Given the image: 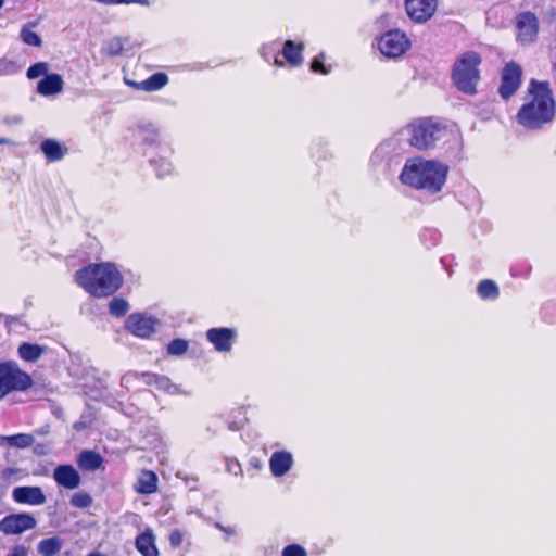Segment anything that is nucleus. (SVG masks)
Wrapping results in <instances>:
<instances>
[{"mask_svg":"<svg viewBox=\"0 0 556 556\" xmlns=\"http://www.w3.org/2000/svg\"><path fill=\"white\" fill-rule=\"evenodd\" d=\"M447 174V165L433 160L416 157L405 163L400 174V180L403 185L416 190L437 193L445 185Z\"/></svg>","mask_w":556,"mask_h":556,"instance_id":"nucleus-2","label":"nucleus"},{"mask_svg":"<svg viewBox=\"0 0 556 556\" xmlns=\"http://www.w3.org/2000/svg\"><path fill=\"white\" fill-rule=\"evenodd\" d=\"M293 465V457L287 451L274 452L269 458V468L275 477L285 476Z\"/></svg>","mask_w":556,"mask_h":556,"instance_id":"nucleus-17","label":"nucleus"},{"mask_svg":"<svg viewBox=\"0 0 556 556\" xmlns=\"http://www.w3.org/2000/svg\"><path fill=\"white\" fill-rule=\"evenodd\" d=\"M522 70L519 64L509 62L502 70L498 93L503 100H509L521 85Z\"/></svg>","mask_w":556,"mask_h":556,"instance_id":"nucleus-8","label":"nucleus"},{"mask_svg":"<svg viewBox=\"0 0 556 556\" xmlns=\"http://www.w3.org/2000/svg\"><path fill=\"white\" fill-rule=\"evenodd\" d=\"M169 154H164L160 156L159 159L152 157L150 159V163L154 166V169L159 177H164L173 172V164L168 160Z\"/></svg>","mask_w":556,"mask_h":556,"instance_id":"nucleus-29","label":"nucleus"},{"mask_svg":"<svg viewBox=\"0 0 556 556\" xmlns=\"http://www.w3.org/2000/svg\"><path fill=\"white\" fill-rule=\"evenodd\" d=\"M142 382L146 386H155L159 390H163L168 393H177L178 387L173 384L170 380L165 376H159L152 372H144L142 376Z\"/></svg>","mask_w":556,"mask_h":556,"instance_id":"nucleus-23","label":"nucleus"},{"mask_svg":"<svg viewBox=\"0 0 556 556\" xmlns=\"http://www.w3.org/2000/svg\"><path fill=\"white\" fill-rule=\"evenodd\" d=\"M157 476L151 470H142L134 489L139 494H152L157 490Z\"/></svg>","mask_w":556,"mask_h":556,"instance_id":"nucleus-20","label":"nucleus"},{"mask_svg":"<svg viewBox=\"0 0 556 556\" xmlns=\"http://www.w3.org/2000/svg\"><path fill=\"white\" fill-rule=\"evenodd\" d=\"M159 326V319L141 313L129 315L126 321V328L139 338H149L156 331Z\"/></svg>","mask_w":556,"mask_h":556,"instance_id":"nucleus-11","label":"nucleus"},{"mask_svg":"<svg viewBox=\"0 0 556 556\" xmlns=\"http://www.w3.org/2000/svg\"><path fill=\"white\" fill-rule=\"evenodd\" d=\"M128 302L121 298H114L109 304L110 314L116 317L124 316L128 312Z\"/></svg>","mask_w":556,"mask_h":556,"instance_id":"nucleus-33","label":"nucleus"},{"mask_svg":"<svg viewBox=\"0 0 556 556\" xmlns=\"http://www.w3.org/2000/svg\"><path fill=\"white\" fill-rule=\"evenodd\" d=\"M481 63V55L476 51H466L455 60L451 71V80L459 92L467 96L478 93Z\"/></svg>","mask_w":556,"mask_h":556,"instance_id":"nucleus-5","label":"nucleus"},{"mask_svg":"<svg viewBox=\"0 0 556 556\" xmlns=\"http://www.w3.org/2000/svg\"><path fill=\"white\" fill-rule=\"evenodd\" d=\"M143 375H144V372L129 371L122 377L121 384L128 390L136 389L140 384H143V382H142Z\"/></svg>","mask_w":556,"mask_h":556,"instance_id":"nucleus-32","label":"nucleus"},{"mask_svg":"<svg viewBox=\"0 0 556 556\" xmlns=\"http://www.w3.org/2000/svg\"><path fill=\"white\" fill-rule=\"evenodd\" d=\"M87 556H105V555H103V554H101V553H97V552H94V553H90V554H88Z\"/></svg>","mask_w":556,"mask_h":556,"instance_id":"nucleus-46","label":"nucleus"},{"mask_svg":"<svg viewBox=\"0 0 556 556\" xmlns=\"http://www.w3.org/2000/svg\"><path fill=\"white\" fill-rule=\"evenodd\" d=\"M438 0H405L407 15L415 23H425L437 11Z\"/></svg>","mask_w":556,"mask_h":556,"instance_id":"nucleus-12","label":"nucleus"},{"mask_svg":"<svg viewBox=\"0 0 556 556\" xmlns=\"http://www.w3.org/2000/svg\"><path fill=\"white\" fill-rule=\"evenodd\" d=\"M153 533L148 530L136 539V547L142 556H159Z\"/></svg>","mask_w":556,"mask_h":556,"instance_id":"nucleus-25","label":"nucleus"},{"mask_svg":"<svg viewBox=\"0 0 556 556\" xmlns=\"http://www.w3.org/2000/svg\"><path fill=\"white\" fill-rule=\"evenodd\" d=\"M556 112V102L548 81L531 79L525 103L516 114L517 123L527 130H540L549 124Z\"/></svg>","mask_w":556,"mask_h":556,"instance_id":"nucleus-1","label":"nucleus"},{"mask_svg":"<svg viewBox=\"0 0 556 556\" xmlns=\"http://www.w3.org/2000/svg\"><path fill=\"white\" fill-rule=\"evenodd\" d=\"M168 83V76L165 73H154L147 79L140 81V83H130L127 81V84L135 86L138 89L144 90V91H156L162 89L164 86H166Z\"/></svg>","mask_w":556,"mask_h":556,"instance_id":"nucleus-21","label":"nucleus"},{"mask_svg":"<svg viewBox=\"0 0 556 556\" xmlns=\"http://www.w3.org/2000/svg\"><path fill=\"white\" fill-rule=\"evenodd\" d=\"M238 337L233 328H211V343L220 353H229Z\"/></svg>","mask_w":556,"mask_h":556,"instance_id":"nucleus-14","label":"nucleus"},{"mask_svg":"<svg viewBox=\"0 0 556 556\" xmlns=\"http://www.w3.org/2000/svg\"><path fill=\"white\" fill-rule=\"evenodd\" d=\"M377 46L384 56L395 59L409 50L410 40L404 31L391 29L380 36Z\"/></svg>","mask_w":556,"mask_h":556,"instance_id":"nucleus-7","label":"nucleus"},{"mask_svg":"<svg viewBox=\"0 0 556 556\" xmlns=\"http://www.w3.org/2000/svg\"><path fill=\"white\" fill-rule=\"evenodd\" d=\"M124 49V41L119 37H114L110 40H108L104 46L102 47V53L110 55V56H116L122 53Z\"/></svg>","mask_w":556,"mask_h":556,"instance_id":"nucleus-31","label":"nucleus"},{"mask_svg":"<svg viewBox=\"0 0 556 556\" xmlns=\"http://www.w3.org/2000/svg\"><path fill=\"white\" fill-rule=\"evenodd\" d=\"M282 556H307V553L303 546L290 544L282 549Z\"/></svg>","mask_w":556,"mask_h":556,"instance_id":"nucleus-39","label":"nucleus"},{"mask_svg":"<svg viewBox=\"0 0 556 556\" xmlns=\"http://www.w3.org/2000/svg\"><path fill=\"white\" fill-rule=\"evenodd\" d=\"M41 151L50 162H56L64 157L67 148L53 139H46L40 144Z\"/></svg>","mask_w":556,"mask_h":556,"instance_id":"nucleus-22","label":"nucleus"},{"mask_svg":"<svg viewBox=\"0 0 556 556\" xmlns=\"http://www.w3.org/2000/svg\"><path fill=\"white\" fill-rule=\"evenodd\" d=\"M516 37L521 43L533 42L539 34V20L530 11H523L516 16Z\"/></svg>","mask_w":556,"mask_h":556,"instance_id":"nucleus-9","label":"nucleus"},{"mask_svg":"<svg viewBox=\"0 0 556 556\" xmlns=\"http://www.w3.org/2000/svg\"><path fill=\"white\" fill-rule=\"evenodd\" d=\"M53 479L58 485L74 490L80 485L81 478L72 465H59L53 471Z\"/></svg>","mask_w":556,"mask_h":556,"instance_id":"nucleus-16","label":"nucleus"},{"mask_svg":"<svg viewBox=\"0 0 556 556\" xmlns=\"http://www.w3.org/2000/svg\"><path fill=\"white\" fill-rule=\"evenodd\" d=\"M7 556H28V551L26 547L17 545Z\"/></svg>","mask_w":556,"mask_h":556,"instance_id":"nucleus-42","label":"nucleus"},{"mask_svg":"<svg viewBox=\"0 0 556 556\" xmlns=\"http://www.w3.org/2000/svg\"><path fill=\"white\" fill-rule=\"evenodd\" d=\"M76 282L89 294L98 298L115 293L123 283V277L112 263L89 264L75 274Z\"/></svg>","mask_w":556,"mask_h":556,"instance_id":"nucleus-3","label":"nucleus"},{"mask_svg":"<svg viewBox=\"0 0 556 556\" xmlns=\"http://www.w3.org/2000/svg\"><path fill=\"white\" fill-rule=\"evenodd\" d=\"M103 459L97 452L86 450L77 456V465L84 470L93 471L101 467Z\"/></svg>","mask_w":556,"mask_h":556,"instance_id":"nucleus-26","label":"nucleus"},{"mask_svg":"<svg viewBox=\"0 0 556 556\" xmlns=\"http://www.w3.org/2000/svg\"><path fill=\"white\" fill-rule=\"evenodd\" d=\"M49 71V65L48 63L46 62H39V63H36L34 65H31L28 70H27V77L29 79H36L42 75H47Z\"/></svg>","mask_w":556,"mask_h":556,"instance_id":"nucleus-38","label":"nucleus"},{"mask_svg":"<svg viewBox=\"0 0 556 556\" xmlns=\"http://www.w3.org/2000/svg\"><path fill=\"white\" fill-rule=\"evenodd\" d=\"M33 386L29 374L14 361L0 362V401L12 392L26 391Z\"/></svg>","mask_w":556,"mask_h":556,"instance_id":"nucleus-6","label":"nucleus"},{"mask_svg":"<svg viewBox=\"0 0 556 556\" xmlns=\"http://www.w3.org/2000/svg\"><path fill=\"white\" fill-rule=\"evenodd\" d=\"M116 4H140L149 5L148 0H116Z\"/></svg>","mask_w":556,"mask_h":556,"instance_id":"nucleus-44","label":"nucleus"},{"mask_svg":"<svg viewBox=\"0 0 556 556\" xmlns=\"http://www.w3.org/2000/svg\"><path fill=\"white\" fill-rule=\"evenodd\" d=\"M305 45L303 42H295L293 40L285 41L281 55L283 60L279 59L278 55L274 58V64L278 67H283L287 63L290 67H299L303 64V52Z\"/></svg>","mask_w":556,"mask_h":556,"instance_id":"nucleus-13","label":"nucleus"},{"mask_svg":"<svg viewBox=\"0 0 556 556\" xmlns=\"http://www.w3.org/2000/svg\"><path fill=\"white\" fill-rule=\"evenodd\" d=\"M477 293L482 300H496L500 296V289L494 280L483 279L477 286Z\"/></svg>","mask_w":556,"mask_h":556,"instance_id":"nucleus-27","label":"nucleus"},{"mask_svg":"<svg viewBox=\"0 0 556 556\" xmlns=\"http://www.w3.org/2000/svg\"><path fill=\"white\" fill-rule=\"evenodd\" d=\"M21 37L22 40L29 46L40 47L42 43L39 35L26 26L22 28Z\"/></svg>","mask_w":556,"mask_h":556,"instance_id":"nucleus-34","label":"nucleus"},{"mask_svg":"<svg viewBox=\"0 0 556 556\" xmlns=\"http://www.w3.org/2000/svg\"><path fill=\"white\" fill-rule=\"evenodd\" d=\"M324 52H320L318 55H316L311 62V71L320 75L329 74L330 70L324 64Z\"/></svg>","mask_w":556,"mask_h":556,"instance_id":"nucleus-37","label":"nucleus"},{"mask_svg":"<svg viewBox=\"0 0 556 556\" xmlns=\"http://www.w3.org/2000/svg\"><path fill=\"white\" fill-rule=\"evenodd\" d=\"M71 504L77 508H86L92 504V498L86 492H77L72 496Z\"/></svg>","mask_w":556,"mask_h":556,"instance_id":"nucleus-35","label":"nucleus"},{"mask_svg":"<svg viewBox=\"0 0 556 556\" xmlns=\"http://www.w3.org/2000/svg\"><path fill=\"white\" fill-rule=\"evenodd\" d=\"M188 350V342L182 339H175L167 345V353L179 356Z\"/></svg>","mask_w":556,"mask_h":556,"instance_id":"nucleus-36","label":"nucleus"},{"mask_svg":"<svg viewBox=\"0 0 556 556\" xmlns=\"http://www.w3.org/2000/svg\"><path fill=\"white\" fill-rule=\"evenodd\" d=\"M62 546V540L53 536L40 541L37 549L41 556H53L61 551Z\"/></svg>","mask_w":556,"mask_h":556,"instance_id":"nucleus-28","label":"nucleus"},{"mask_svg":"<svg viewBox=\"0 0 556 556\" xmlns=\"http://www.w3.org/2000/svg\"><path fill=\"white\" fill-rule=\"evenodd\" d=\"M4 0H0V9L3 7Z\"/></svg>","mask_w":556,"mask_h":556,"instance_id":"nucleus-47","label":"nucleus"},{"mask_svg":"<svg viewBox=\"0 0 556 556\" xmlns=\"http://www.w3.org/2000/svg\"><path fill=\"white\" fill-rule=\"evenodd\" d=\"M138 137L146 144L156 147L163 154H172L173 150L168 144L162 143L160 132L153 126H144L138 129Z\"/></svg>","mask_w":556,"mask_h":556,"instance_id":"nucleus-18","label":"nucleus"},{"mask_svg":"<svg viewBox=\"0 0 556 556\" xmlns=\"http://www.w3.org/2000/svg\"><path fill=\"white\" fill-rule=\"evenodd\" d=\"M409 132V143L418 150L434 148L441 141L457 142L459 140L458 131L431 117L410 123Z\"/></svg>","mask_w":556,"mask_h":556,"instance_id":"nucleus-4","label":"nucleus"},{"mask_svg":"<svg viewBox=\"0 0 556 556\" xmlns=\"http://www.w3.org/2000/svg\"><path fill=\"white\" fill-rule=\"evenodd\" d=\"M215 527L226 533V538L229 539L236 534V530L232 526L223 527L219 522L215 523Z\"/></svg>","mask_w":556,"mask_h":556,"instance_id":"nucleus-43","label":"nucleus"},{"mask_svg":"<svg viewBox=\"0 0 556 556\" xmlns=\"http://www.w3.org/2000/svg\"><path fill=\"white\" fill-rule=\"evenodd\" d=\"M3 441H5L9 445L15 446L18 448L29 447L34 443V437L27 433H18L14 435L3 437Z\"/></svg>","mask_w":556,"mask_h":556,"instance_id":"nucleus-30","label":"nucleus"},{"mask_svg":"<svg viewBox=\"0 0 556 556\" xmlns=\"http://www.w3.org/2000/svg\"><path fill=\"white\" fill-rule=\"evenodd\" d=\"M94 1L98 3H102V4H108V5L116 4V0H94Z\"/></svg>","mask_w":556,"mask_h":556,"instance_id":"nucleus-45","label":"nucleus"},{"mask_svg":"<svg viewBox=\"0 0 556 556\" xmlns=\"http://www.w3.org/2000/svg\"><path fill=\"white\" fill-rule=\"evenodd\" d=\"M46 352V346H41L35 343L23 342L17 348V354L21 359L35 363L37 362Z\"/></svg>","mask_w":556,"mask_h":556,"instance_id":"nucleus-24","label":"nucleus"},{"mask_svg":"<svg viewBox=\"0 0 556 556\" xmlns=\"http://www.w3.org/2000/svg\"><path fill=\"white\" fill-rule=\"evenodd\" d=\"M12 498L18 504L31 506L43 505L47 501L40 486H16L12 491Z\"/></svg>","mask_w":556,"mask_h":556,"instance_id":"nucleus-15","label":"nucleus"},{"mask_svg":"<svg viewBox=\"0 0 556 556\" xmlns=\"http://www.w3.org/2000/svg\"><path fill=\"white\" fill-rule=\"evenodd\" d=\"M63 89V79L59 74L46 75L37 84V92L41 96H54Z\"/></svg>","mask_w":556,"mask_h":556,"instance_id":"nucleus-19","label":"nucleus"},{"mask_svg":"<svg viewBox=\"0 0 556 556\" xmlns=\"http://www.w3.org/2000/svg\"><path fill=\"white\" fill-rule=\"evenodd\" d=\"M169 541L173 546H179L182 542V534L179 531H173Z\"/></svg>","mask_w":556,"mask_h":556,"instance_id":"nucleus-41","label":"nucleus"},{"mask_svg":"<svg viewBox=\"0 0 556 556\" xmlns=\"http://www.w3.org/2000/svg\"><path fill=\"white\" fill-rule=\"evenodd\" d=\"M36 525V519L28 513L12 514L0 521V531L4 534H20L34 529Z\"/></svg>","mask_w":556,"mask_h":556,"instance_id":"nucleus-10","label":"nucleus"},{"mask_svg":"<svg viewBox=\"0 0 556 556\" xmlns=\"http://www.w3.org/2000/svg\"><path fill=\"white\" fill-rule=\"evenodd\" d=\"M17 71L14 62L0 59V76L12 75Z\"/></svg>","mask_w":556,"mask_h":556,"instance_id":"nucleus-40","label":"nucleus"}]
</instances>
